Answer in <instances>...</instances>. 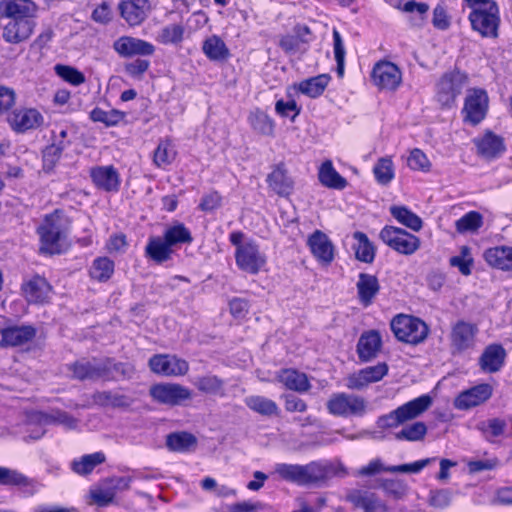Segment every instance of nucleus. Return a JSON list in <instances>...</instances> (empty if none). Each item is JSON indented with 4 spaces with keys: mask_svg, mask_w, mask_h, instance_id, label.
Listing matches in <instances>:
<instances>
[{
    "mask_svg": "<svg viewBox=\"0 0 512 512\" xmlns=\"http://www.w3.org/2000/svg\"><path fill=\"white\" fill-rule=\"evenodd\" d=\"M68 219L63 211L56 209L45 216L43 222L37 228L40 238V251L46 254L61 253V242L66 238Z\"/></svg>",
    "mask_w": 512,
    "mask_h": 512,
    "instance_id": "1",
    "label": "nucleus"
},
{
    "mask_svg": "<svg viewBox=\"0 0 512 512\" xmlns=\"http://www.w3.org/2000/svg\"><path fill=\"white\" fill-rule=\"evenodd\" d=\"M433 399L430 395H421L407 403L399 406L388 414L382 415L377 420L379 428L387 429L402 425L424 413L432 405Z\"/></svg>",
    "mask_w": 512,
    "mask_h": 512,
    "instance_id": "2",
    "label": "nucleus"
},
{
    "mask_svg": "<svg viewBox=\"0 0 512 512\" xmlns=\"http://www.w3.org/2000/svg\"><path fill=\"white\" fill-rule=\"evenodd\" d=\"M395 337L404 343L417 345L425 341L429 334L428 325L420 318L399 314L390 323Z\"/></svg>",
    "mask_w": 512,
    "mask_h": 512,
    "instance_id": "3",
    "label": "nucleus"
},
{
    "mask_svg": "<svg viewBox=\"0 0 512 512\" xmlns=\"http://www.w3.org/2000/svg\"><path fill=\"white\" fill-rule=\"evenodd\" d=\"M328 412L333 416H363L367 410L366 400L358 395L334 393L326 404Z\"/></svg>",
    "mask_w": 512,
    "mask_h": 512,
    "instance_id": "4",
    "label": "nucleus"
},
{
    "mask_svg": "<svg viewBox=\"0 0 512 512\" xmlns=\"http://www.w3.org/2000/svg\"><path fill=\"white\" fill-rule=\"evenodd\" d=\"M468 19L474 31L485 38H497L500 25L498 5L471 11Z\"/></svg>",
    "mask_w": 512,
    "mask_h": 512,
    "instance_id": "5",
    "label": "nucleus"
},
{
    "mask_svg": "<svg viewBox=\"0 0 512 512\" xmlns=\"http://www.w3.org/2000/svg\"><path fill=\"white\" fill-rule=\"evenodd\" d=\"M379 237L390 248L404 255H411L420 247V239L417 236L394 226H385Z\"/></svg>",
    "mask_w": 512,
    "mask_h": 512,
    "instance_id": "6",
    "label": "nucleus"
},
{
    "mask_svg": "<svg viewBox=\"0 0 512 512\" xmlns=\"http://www.w3.org/2000/svg\"><path fill=\"white\" fill-rule=\"evenodd\" d=\"M467 84L466 74L452 71L444 74L437 84V101L443 107H451Z\"/></svg>",
    "mask_w": 512,
    "mask_h": 512,
    "instance_id": "7",
    "label": "nucleus"
},
{
    "mask_svg": "<svg viewBox=\"0 0 512 512\" xmlns=\"http://www.w3.org/2000/svg\"><path fill=\"white\" fill-rule=\"evenodd\" d=\"M150 396L156 402L168 406H180L192 399L193 392L178 383H159L150 387Z\"/></svg>",
    "mask_w": 512,
    "mask_h": 512,
    "instance_id": "8",
    "label": "nucleus"
},
{
    "mask_svg": "<svg viewBox=\"0 0 512 512\" xmlns=\"http://www.w3.org/2000/svg\"><path fill=\"white\" fill-rule=\"evenodd\" d=\"M488 106L489 98L484 89H469L462 110L464 121L473 126L478 125L486 117Z\"/></svg>",
    "mask_w": 512,
    "mask_h": 512,
    "instance_id": "9",
    "label": "nucleus"
},
{
    "mask_svg": "<svg viewBox=\"0 0 512 512\" xmlns=\"http://www.w3.org/2000/svg\"><path fill=\"white\" fill-rule=\"evenodd\" d=\"M6 120L11 130L17 134L36 130L44 123V117L37 109L27 107L16 108L10 111Z\"/></svg>",
    "mask_w": 512,
    "mask_h": 512,
    "instance_id": "10",
    "label": "nucleus"
},
{
    "mask_svg": "<svg viewBox=\"0 0 512 512\" xmlns=\"http://www.w3.org/2000/svg\"><path fill=\"white\" fill-rule=\"evenodd\" d=\"M111 359L105 360H81L71 366L73 377L78 380H111Z\"/></svg>",
    "mask_w": 512,
    "mask_h": 512,
    "instance_id": "11",
    "label": "nucleus"
},
{
    "mask_svg": "<svg viewBox=\"0 0 512 512\" xmlns=\"http://www.w3.org/2000/svg\"><path fill=\"white\" fill-rule=\"evenodd\" d=\"M344 500L354 509L364 512H388L389 507L376 493L363 488H350L346 490Z\"/></svg>",
    "mask_w": 512,
    "mask_h": 512,
    "instance_id": "12",
    "label": "nucleus"
},
{
    "mask_svg": "<svg viewBox=\"0 0 512 512\" xmlns=\"http://www.w3.org/2000/svg\"><path fill=\"white\" fill-rule=\"evenodd\" d=\"M149 367L152 372L167 376H184L189 371V363L176 355L157 354L149 359Z\"/></svg>",
    "mask_w": 512,
    "mask_h": 512,
    "instance_id": "13",
    "label": "nucleus"
},
{
    "mask_svg": "<svg viewBox=\"0 0 512 512\" xmlns=\"http://www.w3.org/2000/svg\"><path fill=\"white\" fill-rule=\"evenodd\" d=\"M476 154L484 160L492 161L500 158L506 151V145L502 136L491 130H486L472 140Z\"/></svg>",
    "mask_w": 512,
    "mask_h": 512,
    "instance_id": "14",
    "label": "nucleus"
},
{
    "mask_svg": "<svg viewBox=\"0 0 512 512\" xmlns=\"http://www.w3.org/2000/svg\"><path fill=\"white\" fill-rule=\"evenodd\" d=\"M493 388L488 383H481L460 392L454 399L456 409L466 411L485 403L491 398Z\"/></svg>",
    "mask_w": 512,
    "mask_h": 512,
    "instance_id": "15",
    "label": "nucleus"
},
{
    "mask_svg": "<svg viewBox=\"0 0 512 512\" xmlns=\"http://www.w3.org/2000/svg\"><path fill=\"white\" fill-rule=\"evenodd\" d=\"M235 259L237 266L250 274H257L266 263L265 256L253 242H246L243 247L237 248Z\"/></svg>",
    "mask_w": 512,
    "mask_h": 512,
    "instance_id": "16",
    "label": "nucleus"
},
{
    "mask_svg": "<svg viewBox=\"0 0 512 512\" xmlns=\"http://www.w3.org/2000/svg\"><path fill=\"white\" fill-rule=\"evenodd\" d=\"M478 327L463 320L457 321L451 329L450 342L453 353H462L473 347Z\"/></svg>",
    "mask_w": 512,
    "mask_h": 512,
    "instance_id": "17",
    "label": "nucleus"
},
{
    "mask_svg": "<svg viewBox=\"0 0 512 512\" xmlns=\"http://www.w3.org/2000/svg\"><path fill=\"white\" fill-rule=\"evenodd\" d=\"M372 80L380 89L395 90L402 81V74L392 62H380L373 68Z\"/></svg>",
    "mask_w": 512,
    "mask_h": 512,
    "instance_id": "18",
    "label": "nucleus"
},
{
    "mask_svg": "<svg viewBox=\"0 0 512 512\" xmlns=\"http://www.w3.org/2000/svg\"><path fill=\"white\" fill-rule=\"evenodd\" d=\"M113 49L124 58L149 56L155 51L154 46L150 42L131 36H122L115 40Z\"/></svg>",
    "mask_w": 512,
    "mask_h": 512,
    "instance_id": "19",
    "label": "nucleus"
},
{
    "mask_svg": "<svg viewBox=\"0 0 512 512\" xmlns=\"http://www.w3.org/2000/svg\"><path fill=\"white\" fill-rule=\"evenodd\" d=\"M22 293L29 303L43 304L50 300L52 287L48 281L35 275L22 284Z\"/></svg>",
    "mask_w": 512,
    "mask_h": 512,
    "instance_id": "20",
    "label": "nucleus"
},
{
    "mask_svg": "<svg viewBox=\"0 0 512 512\" xmlns=\"http://www.w3.org/2000/svg\"><path fill=\"white\" fill-rule=\"evenodd\" d=\"M122 18L130 25L141 24L151 10L149 0H122L118 5Z\"/></svg>",
    "mask_w": 512,
    "mask_h": 512,
    "instance_id": "21",
    "label": "nucleus"
},
{
    "mask_svg": "<svg viewBox=\"0 0 512 512\" xmlns=\"http://www.w3.org/2000/svg\"><path fill=\"white\" fill-rule=\"evenodd\" d=\"M307 244L313 256L322 265H329L334 259V246L328 236L316 230L309 236Z\"/></svg>",
    "mask_w": 512,
    "mask_h": 512,
    "instance_id": "22",
    "label": "nucleus"
},
{
    "mask_svg": "<svg viewBox=\"0 0 512 512\" xmlns=\"http://www.w3.org/2000/svg\"><path fill=\"white\" fill-rule=\"evenodd\" d=\"M37 7L31 0H2L0 11L10 20L33 19Z\"/></svg>",
    "mask_w": 512,
    "mask_h": 512,
    "instance_id": "23",
    "label": "nucleus"
},
{
    "mask_svg": "<svg viewBox=\"0 0 512 512\" xmlns=\"http://www.w3.org/2000/svg\"><path fill=\"white\" fill-rule=\"evenodd\" d=\"M382 347V338L378 331L364 332L357 343V354L361 362H369L376 358Z\"/></svg>",
    "mask_w": 512,
    "mask_h": 512,
    "instance_id": "24",
    "label": "nucleus"
},
{
    "mask_svg": "<svg viewBox=\"0 0 512 512\" xmlns=\"http://www.w3.org/2000/svg\"><path fill=\"white\" fill-rule=\"evenodd\" d=\"M36 335L31 325L11 326L1 330V347H16L30 342Z\"/></svg>",
    "mask_w": 512,
    "mask_h": 512,
    "instance_id": "25",
    "label": "nucleus"
},
{
    "mask_svg": "<svg viewBox=\"0 0 512 512\" xmlns=\"http://www.w3.org/2000/svg\"><path fill=\"white\" fill-rule=\"evenodd\" d=\"M35 22L28 20H9L3 28V39L12 44L26 41L33 33Z\"/></svg>",
    "mask_w": 512,
    "mask_h": 512,
    "instance_id": "26",
    "label": "nucleus"
},
{
    "mask_svg": "<svg viewBox=\"0 0 512 512\" xmlns=\"http://www.w3.org/2000/svg\"><path fill=\"white\" fill-rule=\"evenodd\" d=\"M329 469L325 460L311 461L305 465H301V486H320L326 483L328 481Z\"/></svg>",
    "mask_w": 512,
    "mask_h": 512,
    "instance_id": "27",
    "label": "nucleus"
},
{
    "mask_svg": "<svg viewBox=\"0 0 512 512\" xmlns=\"http://www.w3.org/2000/svg\"><path fill=\"white\" fill-rule=\"evenodd\" d=\"M359 301L368 306L380 290L378 279L375 275L360 273L356 283Z\"/></svg>",
    "mask_w": 512,
    "mask_h": 512,
    "instance_id": "28",
    "label": "nucleus"
},
{
    "mask_svg": "<svg viewBox=\"0 0 512 512\" xmlns=\"http://www.w3.org/2000/svg\"><path fill=\"white\" fill-rule=\"evenodd\" d=\"M485 261L500 270L512 271V247L495 246L485 250Z\"/></svg>",
    "mask_w": 512,
    "mask_h": 512,
    "instance_id": "29",
    "label": "nucleus"
},
{
    "mask_svg": "<svg viewBox=\"0 0 512 512\" xmlns=\"http://www.w3.org/2000/svg\"><path fill=\"white\" fill-rule=\"evenodd\" d=\"M506 357L501 345H489L480 357V366L484 371L494 373L500 370Z\"/></svg>",
    "mask_w": 512,
    "mask_h": 512,
    "instance_id": "30",
    "label": "nucleus"
},
{
    "mask_svg": "<svg viewBox=\"0 0 512 512\" xmlns=\"http://www.w3.org/2000/svg\"><path fill=\"white\" fill-rule=\"evenodd\" d=\"M277 380L287 389L297 392H306L310 388L306 374L295 369H282L277 374Z\"/></svg>",
    "mask_w": 512,
    "mask_h": 512,
    "instance_id": "31",
    "label": "nucleus"
},
{
    "mask_svg": "<svg viewBox=\"0 0 512 512\" xmlns=\"http://www.w3.org/2000/svg\"><path fill=\"white\" fill-rule=\"evenodd\" d=\"M92 179L96 186L107 191L118 190L119 175L112 166L98 167L91 172Z\"/></svg>",
    "mask_w": 512,
    "mask_h": 512,
    "instance_id": "32",
    "label": "nucleus"
},
{
    "mask_svg": "<svg viewBox=\"0 0 512 512\" xmlns=\"http://www.w3.org/2000/svg\"><path fill=\"white\" fill-rule=\"evenodd\" d=\"M319 181L327 188L342 190L347 186V181L333 167L330 160L324 161L318 172Z\"/></svg>",
    "mask_w": 512,
    "mask_h": 512,
    "instance_id": "33",
    "label": "nucleus"
},
{
    "mask_svg": "<svg viewBox=\"0 0 512 512\" xmlns=\"http://www.w3.org/2000/svg\"><path fill=\"white\" fill-rule=\"evenodd\" d=\"M202 51L210 61H224L230 56L227 45L218 35L207 37L203 41Z\"/></svg>",
    "mask_w": 512,
    "mask_h": 512,
    "instance_id": "34",
    "label": "nucleus"
},
{
    "mask_svg": "<svg viewBox=\"0 0 512 512\" xmlns=\"http://www.w3.org/2000/svg\"><path fill=\"white\" fill-rule=\"evenodd\" d=\"M93 402L103 407L127 408L133 400L129 396L117 391H98L92 396Z\"/></svg>",
    "mask_w": 512,
    "mask_h": 512,
    "instance_id": "35",
    "label": "nucleus"
},
{
    "mask_svg": "<svg viewBox=\"0 0 512 512\" xmlns=\"http://www.w3.org/2000/svg\"><path fill=\"white\" fill-rule=\"evenodd\" d=\"M145 253L148 258L160 264L171 258L173 250L164 238L151 237L146 245Z\"/></svg>",
    "mask_w": 512,
    "mask_h": 512,
    "instance_id": "36",
    "label": "nucleus"
},
{
    "mask_svg": "<svg viewBox=\"0 0 512 512\" xmlns=\"http://www.w3.org/2000/svg\"><path fill=\"white\" fill-rule=\"evenodd\" d=\"M197 445V438L189 432L170 433L166 438V446L174 452H188Z\"/></svg>",
    "mask_w": 512,
    "mask_h": 512,
    "instance_id": "37",
    "label": "nucleus"
},
{
    "mask_svg": "<svg viewBox=\"0 0 512 512\" xmlns=\"http://www.w3.org/2000/svg\"><path fill=\"white\" fill-rule=\"evenodd\" d=\"M245 405L252 411L266 417L278 415L279 408L276 402L260 395H251L244 399Z\"/></svg>",
    "mask_w": 512,
    "mask_h": 512,
    "instance_id": "38",
    "label": "nucleus"
},
{
    "mask_svg": "<svg viewBox=\"0 0 512 512\" xmlns=\"http://www.w3.org/2000/svg\"><path fill=\"white\" fill-rule=\"evenodd\" d=\"M248 122L251 128L258 134L263 136H273L275 123L274 121L263 111L256 109L250 112L248 116Z\"/></svg>",
    "mask_w": 512,
    "mask_h": 512,
    "instance_id": "39",
    "label": "nucleus"
},
{
    "mask_svg": "<svg viewBox=\"0 0 512 512\" xmlns=\"http://www.w3.org/2000/svg\"><path fill=\"white\" fill-rule=\"evenodd\" d=\"M192 383L202 393L220 396L224 395L225 382L216 375L207 374L199 376L196 377Z\"/></svg>",
    "mask_w": 512,
    "mask_h": 512,
    "instance_id": "40",
    "label": "nucleus"
},
{
    "mask_svg": "<svg viewBox=\"0 0 512 512\" xmlns=\"http://www.w3.org/2000/svg\"><path fill=\"white\" fill-rule=\"evenodd\" d=\"M267 182L269 188L274 192H285L293 188V180L288 175L284 164H278L274 167L273 171L267 177Z\"/></svg>",
    "mask_w": 512,
    "mask_h": 512,
    "instance_id": "41",
    "label": "nucleus"
},
{
    "mask_svg": "<svg viewBox=\"0 0 512 512\" xmlns=\"http://www.w3.org/2000/svg\"><path fill=\"white\" fill-rule=\"evenodd\" d=\"M105 459L106 457L103 452L86 454L73 460L71 463V469L79 475H87L90 474L97 465L105 462Z\"/></svg>",
    "mask_w": 512,
    "mask_h": 512,
    "instance_id": "42",
    "label": "nucleus"
},
{
    "mask_svg": "<svg viewBox=\"0 0 512 512\" xmlns=\"http://www.w3.org/2000/svg\"><path fill=\"white\" fill-rule=\"evenodd\" d=\"M330 77L326 74H321L306 80H303L298 85V90L311 98L320 96L326 89Z\"/></svg>",
    "mask_w": 512,
    "mask_h": 512,
    "instance_id": "43",
    "label": "nucleus"
},
{
    "mask_svg": "<svg viewBox=\"0 0 512 512\" xmlns=\"http://www.w3.org/2000/svg\"><path fill=\"white\" fill-rule=\"evenodd\" d=\"M357 244L354 245L356 259L364 263H372L375 258V248L367 235L357 231L353 234Z\"/></svg>",
    "mask_w": 512,
    "mask_h": 512,
    "instance_id": "44",
    "label": "nucleus"
},
{
    "mask_svg": "<svg viewBox=\"0 0 512 512\" xmlns=\"http://www.w3.org/2000/svg\"><path fill=\"white\" fill-rule=\"evenodd\" d=\"M175 146L170 140L160 141L153 154V162L159 168H166L176 157Z\"/></svg>",
    "mask_w": 512,
    "mask_h": 512,
    "instance_id": "45",
    "label": "nucleus"
},
{
    "mask_svg": "<svg viewBox=\"0 0 512 512\" xmlns=\"http://www.w3.org/2000/svg\"><path fill=\"white\" fill-rule=\"evenodd\" d=\"M378 487L394 500L403 499L408 493V485L402 479L382 478L378 480Z\"/></svg>",
    "mask_w": 512,
    "mask_h": 512,
    "instance_id": "46",
    "label": "nucleus"
},
{
    "mask_svg": "<svg viewBox=\"0 0 512 512\" xmlns=\"http://www.w3.org/2000/svg\"><path fill=\"white\" fill-rule=\"evenodd\" d=\"M392 216L402 225L410 228L413 231H419L422 228L423 222L419 216L406 207L393 206L390 208Z\"/></svg>",
    "mask_w": 512,
    "mask_h": 512,
    "instance_id": "47",
    "label": "nucleus"
},
{
    "mask_svg": "<svg viewBox=\"0 0 512 512\" xmlns=\"http://www.w3.org/2000/svg\"><path fill=\"white\" fill-rule=\"evenodd\" d=\"M172 247L177 244H190L193 241L191 232L182 223L169 226L163 237Z\"/></svg>",
    "mask_w": 512,
    "mask_h": 512,
    "instance_id": "48",
    "label": "nucleus"
},
{
    "mask_svg": "<svg viewBox=\"0 0 512 512\" xmlns=\"http://www.w3.org/2000/svg\"><path fill=\"white\" fill-rule=\"evenodd\" d=\"M114 273V262L108 257H99L93 261L90 275L93 279L104 282Z\"/></svg>",
    "mask_w": 512,
    "mask_h": 512,
    "instance_id": "49",
    "label": "nucleus"
},
{
    "mask_svg": "<svg viewBox=\"0 0 512 512\" xmlns=\"http://www.w3.org/2000/svg\"><path fill=\"white\" fill-rule=\"evenodd\" d=\"M184 32L182 24H168L159 31L157 41L165 45L179 44L184 38Z\"/></svg>",
    "mask_w": 512,
    "mask_h": 512,
    "instance_id": "50",
    "label": "nucleus"
},
{
    "mask_svg": "<svg viewBox=\"0 0 512 512\" xmlns=\"http://www.w3.org/2000/svg\"><path fill=\"white\" fill-rule=\"evenodd\" d=\"M482 225L483 217L479 212L476 211H470L466 213L455 223L457 232L461 234L477 232Z\"/></svg>",
    "mask_w": 512,
    "mask_h": 512,
    "instance_id": "51",
    "label": "nucleus"
},
{
    "mask_svg": "<svg viewBox=\"0 0 512 512\" xmlns=\"http://www.w3.org/2000/svg\"><path fill=\"white\" fill-rule=\"evenodd\" d=\"M124 117L125 113L116 109L105 111L96 107L90 112V119L93 122H101L108 127L116 126L124 119Z\"/></svg>",
    "mask_w": 512,
    "mask_h": 512,
    "instance_id": "52",
    "label": "nucleus"
},
{
    "mask_svg": "<svg viewBox=\"0 0 512 512\" xmlns=\"http://www.w3.org/2000/svg\"><path fill=\"white\" fill-rule=\"evenodd\" d=\"M507 423L504 419L492 418L477 424V429L484 437L491 441L492 438L499 437L504 434Z\"/></svg>",
    "mask_w": 512,
    "mask_h": 512,
    "instance_id": "53",
    "label": "nucleus"
},
{
    "mask_svg": "<svg viewBox=\"0 0 512 512\" xmlns=\"http://www.w3.org/2000/svg\"><path fill=\"white\" fill-rule=\"evenodd\" d=\"M54 71L58 77L73 86H79L86 81L85 75L77 68L70 65L56 64Z\"/></svg>",
    "mask_w": 512,
    "mask_h": 512,
    "instance_id": "54",
    "label": "nucleus"
},
{
    "mask_svg": "<svg viewBox=\"0 0 512 512\" xmlns=\"http://www.w3.org/2000/svg\"><path fill=\"white\" fill-rule=\"evenodd\" d=\"M449 263L452 267L458 268L459 272L468 276L472 272V266L474 260L471 256V250L468 246H462L460 249V254L453 256L449 259Z\"/></svg>",
    "mask_w": 512,
    "mask_h": 512,
    "instance_id": "55",
    "label": "nucleus"
},
{
    "mask_svg": "<svg viewBox=\"0 0 512 512\" xmlns=\"http://www.w3.org/2000/svg\"><path fill=\"white\" fill-rule=\"evenodd\" d=\"M427 433V427L423 422H415L403 427L395 434L397 440H406L411 442L421 441Z\"/></svg>",
    "mask_w": 512,
    "mask_h": 512,
    "instance_id": "56",
    "label": "nucleus"
},
{
    "mask_svg": "<svg viewBox=\"0 0 512 512\" xmlns=\"http://www.w3.org/2000/svg\"><path fill=\"white\" fill-rule=\"evenodd\" d=\"M300 469L301 464L278 463L275 465L274 472L281 479L301 486Z\"/></svg>",
    "mask_w": 512,
    "mask_h": 512,
    "instance_id": "57",
    "label": "nucleus"
},
{
    "mask_svg": "<svg viewBox=\"0 0 512 512\" xmlns=\"http://www.w3.org/2000/svg\"><path fill=\"white\" fill-rule=\"evenodd\" d=\"M376 180L381 184H387L394 178L393 162L390 158H380L373 168Z\"/></svg>",
    "mask_w": 512,
    "mask_h": 512,
    "instance_id": "58",
    "label": "nucleus"
},
{
    "mask_svg": "<svg viewBox=\"0 0 512 512\" xmlns=\"http://www.w3.org/2000/svg\"><path fill=\"white\" fill-rule=\"evenodd\" d=\"M30 480L22 473L6 468L0 467V485H14V486H28Z\"/></svg>",
    "mask_w": 512,
    "mask_h": 512,
    "instance_id": "59",
    "label": "nucleus"
},
{
    "mask_svg": "<svg viewBox=\"0 0 512 512\" xmlns=\"http://www.w3.org/2000/svg\"><path fill=\"white\" fill-rule=\"evenodd\" d=\"M333 48H334V57L337 63V74L342 77L344 75V66H345V47L342 40V37L338 30L333 29Z\"/></svg>",
    "mask_w": 512,
    "mask_h": 512,
    "instance_id": "60",
    "label": "nucleus"
},
{
    "mask_svg": "<svg viewBox=\"0 0 512 512\" xmlns=\"http://www.w3.org/2000/svg\"><path fill=\"white\" fill-rule=\"evenodd\" d=\"M452 498L453 492L450 489H437L430 491L428 502L434 508L444 509L451 504Z\"/></svg>",
    "mask_w": 512,
    "mask_h": 512,
    "instance_id": "61",
    "label": "nucleus"
},
{
    "mask_svg": "<svg viewBox=\"0 0 512 512\" xmlns=\"http://www.w3.org/2000/svg\"><path fill=\"white\" fill-rule=\"evenodd\" d=\"M436 458H425L409 464L390 466V473H419L422 469L434 462Z\"/></svg>",
    "mask_w": 512,
    "mask_h": 512,
    "instance_id": "62",
    "label": "nucleus"
},
{
    "mask_svg": "<svg viewBox=\"0 0 512 512\" xmlns=\"http://www.w3.org/2000/svg\"><path fill=\"white\" fill-rule=\"evenodd\" d=\"M390 466H385L379 458L371 460L367 465L359 468L354 475L357 477L374 476L381 472H389Z\"/></svg>",
    "mask_w": 512,
    "mask_h": 512,
    "instance_id": "63",
    "label": "nucleus"
},
{
    "mask_svg": "<svg viewBox=\"0 0 512 512\" xmlns=\"http://www.w3.org/2000/svg\"><path fill=\"white\" fill-rule=\"evenodd\" d=\"M407 164L413 170L426 171L430 167V161L420 149L411 151L407 159Z\"/></svg>",
    "mask_w": 512,
    "mask_h": 512,
    "instance_id": "64",
    "label": "nucleus"
}]
</instances>
